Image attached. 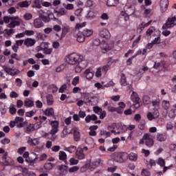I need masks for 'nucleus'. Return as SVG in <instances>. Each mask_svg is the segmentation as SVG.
Segmentation results:
<instances>
[{
	"label": "nucleus",
	"instance_id": "1",
	"mask_svg": "<svg viewBox=\"0 0 176 176\" xmlns=\"http://www.w3.org/2000/svg\"><path fill=\"white\" fill-rule=\"evenodd\" d=\"M67 61L70 65H76V64H80L83 61V56L76 53L70 54Z\"/></svg>",
	"mask_w": 176,
	"mask_h": 176
},
{
	"label": "nucleus",
	"instance_id": "2",
	"mask_svg": "<svg viewBox=\"0 0 176 176\" xmlns=\"http://www.w3.org/2000/svg\"><path fill=\"white\" fill-rule=\"evenodd\" d=\"M139 144L140 145H142L143 144H145L146 146H148V148H151V146H153L155 144V142L153 141V139L152 138V136L149 133H145L142 138L140 140Z\"/></svg>",
	"mask_w": 176,
	"mask_h": 176
},
{
	"label": "nucleus",
	"instance_id": "3",
	"mask_svg": "<svg viewBox=\"0 0 176 176\" xmlns=\"http://www.w3.org/2000/svg\"><path fill=\"white\" fill-rule=\"evenodd\" d=\"M176 25V18L172 17L168 18L166 23L163 25L162 28L164 30H167V28H171L172 27H174V25Z\"/></svg>",
	"mask_w": 176,
	"mask_h": 176
},
{
	"label": "nucleus",
	"instance_id": "4",
	"mask_svg": "<svg viewBox=\"0 0 176 176\" xmlns=\"http://www.w3.org/2000/svg\"><path fill=\"white\" fill-rule=\"evenodd\" d=\"M128 158L129 154H127V153H122L117 155V157L115 158V160L118 163H123V162H126Z\"/></svg>",
	"mask_w": 176,
	"mask_h": 176
},
{
	"label": "nucleus",
	"instance_id": "5",
	"mask_svg": "<svg viewBox=\"0 0 176 176\" xmlns=\"http://www.w3.org/2000/svg\"><path fill=\"white\" fill-rule=\"evenodd\" d=\"M58 121H52L51 122V126L52 130L50 132V134H56L58 132Z\"/></svg>",
	"mask_w": 176,
	"mask_h": 176
},
{
	"label": "nucleus",
	"instance_id": "6",
	"mask_svg": "<svg viewBox=\"0 0 176 176\" xmlns=\"http://www.w3.org/2000/svg\"><path fill=\"white\" fill-rule=\"evenodd\" d=\"M15 124L16 127H19V129H20L21 127H24L25 124H28V122H24V118L21 117H16Z\"/></svg>",
	"mask_w": 176,
	"mask_h": 176
},
{
	"label": "nucleus",
	"instance_id": "7",
	"mask_svg": "<svg viewBox=\"0 0 176 176\" xmlns=\"http://www.w3.org/2000/svg\"><path fill=\"white\" fill-rule=\"evenodd\" d=\"M35 43H36V40L32 38H25L24 41V45L27 46V47H31L34 46Z\"/></svg>",
	"mask_w": 176,
	"mask_h": 176
},
{
	"label": "nucleus",
	"instance_id": "8",
	"mask_svg": "<svg viewBox=\"0 0 176 176\" xmlns=\"http://www.w3.org/2000/svg\"><path fill=\"white\" fill-rule=\"evenodd\" d=\"M1 158L3 163H5L6 166H9V164H10L12 162V158L8 156V152L4 153Z\"/></svg>",
	"mask_w": 176,
	"mask_h": 176
},
{
	"label": "nucleus",
	"instance_id": "9",
	"mask_svg": "<svg viewBox=\"0 0 176 176\" xmlns=\"http://www.w3.org/2000/svg\"><path fill=\"white\" fill-rule=\"evenodd\" d=\"M100 36L101 38H105V39H109L111 38V33L107 29H103L100 32Z\"/></svg>",
	"mask_w": 176,
	"mask_h": 176
},
{
	"label": "nucleus",
	"instance_id": "10",
	"mask_svg": "<svg viewBox=\"0 0 176 176\" xmlns=\"http://www.w3.org/2000/svg\"><path fill=\"white\" fill-rule=\"evenodd\" d=\"M131 100L133 101V102H135V105H137V104H140V96H138V94L135 91H133L132 94L131 96Z\"/></svg>",
	"mask_w": 176,
	"mask_h": 176
},
{
	"label": "nucleus",
	"instance_id": "11",
	"mask_svg": "<svg viewBox=\"0 0 176 176\" xmlns=\"http://www.w3.org/2000/svg\"><path fill=\"white\" fill-rule=\"evenodd\" d=\"M21 23H23V19H18V21H12L10 23L7 25V27L8 28H14L16 25L19 26L20 25V24H21Z\"/></svg>",
	"mask_w": 176,
	"mask_h": 176
},
{
	"label": "nucleus",
	"instance_id": "12",
	"mask_svg": "<svg viewBox=\"0 0 176 176\" xmlns=\"http://www.w3.org/2000/svg\"><path fill=\"white\" fill-rule=\"evenodd\" d=\"M120 83L122 86H128L129 89L131 87V84L127 82V80L126 79V75H124V74H121Z\"/></svg>",
	"mask_w": 176,
	"mask_h": 176
},
{
	"label": "nucleus",
	"instance_id": "13",
	"mask_svg": "<svg viewBox=\"0 0 176 176\" xmlns=\"http://www.w3.org/2000/svg\"><path fill=\"white\" fill-rule=\"evenodd\" d=\"M33 25L34 28H42L43 27L44 24L42 21V19L37 18L34 20Z\"/></svg>",
	"mask_w": 176,
	"mask_h": 176
},
{
	"label": "nucleus",
	"instance_id": "14",
	"mask_svg": "<svg viewBox=\"0 0 176 176\" xmlns=\"http://www.w3.org/2000/svg\"><path fill=\"white\" fill-rule=\"evenodd\" d=\"M76 156L78 157L80 160H83L85 157V153H83V149L81 148H78L76 152Z\"/></svg>",
	"mask_w": 176,
	"mask_h": 176
},
{
	"label": "nucleus",
	"instance_id": "15",
	"mask_svg": "<svg viewBox=\"0 0 176 176\" xmlns=\"http://www.w3.org/2000/svg\"><path fill=\"white\" fill-rule=\"evenodd\" d=\"M160 8L162 12H166L168 8V0H161Z\"/></svg>",
	"mask_w": 176,
	"mask_h": 176
},
{
	"label": "nucleus",
	"instance_id": "16",
	"mask_svg": "<svg viewBox=\"0 0 176 176\" xmlns=\"http://www.w3.org/2000/svg\"><path fill=\"white\" fill-rule=\"evenodd\" d=\"M85 33L82 32H78L76 34V39L78 41V42H80V43H82V42H85Z\"/></svg>",
	"mask_w": 176,
	"mask_h": 176
},
{
	"label": "nucleus",
	"instance_id": "17",
	"mask_svg": "<svg viewBox=\"0 0 176 176\" xmlns=\"http://www.w3.org/2000/svg\"><path fill=\"white\" fill-rule=\"evenodd\" d=\"M59 160H62L63 162H65V164H68V162H67V153L64 151H60L58 155Z\"/></svg>",
	"mask_w": 176,
	"mask_h": 176
},
{
	"label": "nucleus",
	"instance_id": "18",
	"mask_svg": "<svg viewBox=\"0 0 176 176\" xmlns=\"http://www.w3.org/2000/svg\"><path fill=\"white\" fill-rule=\"evenodd\" d=\"M29 145L31 146H35V145H39V139L38 138H34L31 139L30 138L29 140L28 141Z\"/></svg>",
	"mask_w": 176,
	"mask_h": 176
},
{
	"label": "nucleus",
	"instance_id": "19",
	"mask_svg": "<svg viewBox=\"0 0 176 176\" xmlns=\"http://www.w3.org/2000/svg\"><path fill=\"white\" fill-rule=\"evenodd\" d=\"M24 107L26 108H31V107H34V100L27 98L24 101Z\"/></svg>",
	"mask_w": 176,
	"mask_h": 176
},
{
	"label": "nucleus",
	"instance_id": "20",
	"mask_svg": "<svg viewBox=\"0 0 176 176\" xmlns=\"http://www.w3.org/2000/svg\"><path fill=\"white\" fill-rule=\"evenodd\" d=\"M97 119H98V118L97 117V116L94 114L88 115L85 118V121L87 123H90L91 120L94 121V120H97Z\"/></svg>",
	"mask_w": 176,
	"mask_h": 176
},
{
	"label": "nucleus",
	"instance_id": "21",
	"mask_svg": "<svg viewBox=\"0 0 176 176\" xmlns=\"http://www.w3.org/2000/svg\"><path fill=\"white\" fill-rule=\"evenodd\" d=\"M157 141H159L160 142H164V141H166L167 140V136L164 134L158 133L156 136Z\"/></svg>",
	"mask_w": 176,
	"mask_h": 176
},
{
	"label": "nucleus",
	"instance_id": "22",
	"mask_svg": "<svg viewBox=\"0 0 176 176\" xmlns=\"http://www.w3.org/2000/svg\"><path fill=\"white\" fill-rule=\"evenodd\" d=\"M107 110L109 112H117V113H122V109H118V107L109 106L107 107Z\"/></svg>",
	"mask_w": 176,
	"mask_h": 176
},
{
	"label": "nucleus",
	"instance_id": "23",
	"mask_svg": "<svg viewBox=\"0 0 176 176\" xmlns=\"http://www.w3.org/2000/svg\"><path fill=\"white\" fill-rule=\"evenodd\" d=\"M44 113L45 116H54V109L53 108L47 109Z\"/></svg>",
	"mask_w": 176,
	"mask_h": 176
},
{
	"label": "nucleus",
	"instance_id": "24",
	"mask_svg": "<svg viewBox=\"0 0 176 176\" xmlns=\"http://www.w3.org/2000/svg\"><path fill=\"white\" fill-rule=\"evenodd\" d=\"M58 170L64 174V173H67V171H68V167L66 165L61 164L58 166Z\"/></svg>",
	"mask_w": 176,
	"mask_h": 176
},
{
	"label": "nucleus",
	"instance_id": "25",
	"mask_svg": "<svg viewBox=\"0 0 176 176\" xmlns=\"http://www.w3.org/2000/svg\"><path fill=\"white\" fill-rule=\"evenodd\" d=\"M85 74H86V78L88 80L93 79V76H94V73L91 72L89 69L85 70Z\"/></svg>",
	"mask_w": 176,
	"mask_h": 176
},
{
	"label": "nucleus",
	"instance_id": "26",
	"mask_svg": "<svg viewBox=\"0 0 176 176\" xmlns=\"http://www.w3.org/2000/svg\"><path fill=\"white\" fill-rule=\"evenodd\" d=\"M98 166H100V162L94 161L91 162V164H90L89 169L91 170V171H93L94 168H97Z\"/></svg>",
	"mask_w": 176,
	"mask_h": 176
},
{
	"label": "nucleus",
	"instance_id": "27",
	"mask_svg": "<svg viewBox=\"0 0 176 176\" xmlns=\"http://www.w3.org/2000/svg\"><path fill=\"white\" fill-rule=\"evenodd\" d=\"M119 3V0H107V6H116Z\"/></svg>",
	"mask_w": 176,
	"mask_h": 176
},
{
	"label": "nucleus",
	"instance_id": "28",
	"mask_svg": "<svg viewBox=\"0 0 176 176\" xmlns=\"http://www.w3.org/2000/svg\"><path fill=\"white\" fill-rule=\"evenodd\" d=\"M53 167H54V164H52L50 162L45 163L44 165V168L47 171H50V170H53Z\"/></svg>",
	"mask_w": 176,
	"mask_h": 176
},
{
	"label": "nucleus",
	"instance_id": "29",
	"mask_svg": "<svg viewBox=\"0 0 176 176\" xmlns=\"http://www.w3.org/2000/svg\"><path fill=\"white\" fill-rule=\"evenodd\" d=\"M128 157L129 160H131L132 162H135L138 157V155L136 153H131L129 155H128Z\"/></svg>",
	"mask_w": 176,
	"mask_h": 176
},
{
	"label": "nucleus",
	"instance_id": "30",
	"mask_svg": "<svg viewBox=\"0 0 176 176\" xmlns=\"http://www.w3.org/2000/svg\"><path fill=\"white\" fill-rule=\"evenodd\" d=\"M33 8H37V9H41L42 8V0H34Z\"/></svg>",
	"mask_w": 176,
	"mask_h": 176
},
{
	"label": "nucleus",
	"instance_id": "31",
	"mask_svg": "<svg viewBox=\"0 0 176 176\" xmlns=\"http://www.w3.org/2000/svg\"><path fill=\"white\" fill-rule=\"evenodd\" d=\"M80 138V133L78 130L75 129L74 131V141L78 142Z\"/></svg>",
	"mask_w": 176,
	"mask_h": 176
},
{
	"label": "nucleus",
	"instance_id": "32",
	"mask_svg": "<svg viewBox=\"0 0 176 176\" xmlns=\"http://www.w3.org/2000/svg\"><path fill=\"white\" fill-rule=\"evenodd\" d=\"M170 101L168 100H163L162 101V108L164 109L166 111L170 108Z\"/></svg>",
	"mask_w": 176,
	"mask_h": 176
},
{
	"label": "nucleus",
	"instance_id": "33",
	"mask_svg": "<svg viewBox=\"0 0 176 176\" xmlns=\"http://www.w3.org/2000/svg\"><path fill=\"white\" fill-rule=\"evenodd\" d=\"M112 65V61H109L107 64L102 67V71L107 72L111 69V66Z\"/></svg>",
	"mask_w": 176,
	"mask_h": 176
},
{
	"label": "nucleus",
	"instance_id": "34",
	"mask_svg": "<svg viewBox=\"0 0 176 176\" xmlns=\"http://www.w3.org/2000/svg\"><path fill=\"white\" fill-rule=\"evenodd\" d=\"M90 168V164L87 163L80 168L81 173H86Z\"/></svg>",
	"mask_w": 176,
	"mask_h": 176
},
{
	"label": "nucleus",
	"instance_id": "35",
	"mask_svg": "<svg viewBox=\"0 0 176 176\" xmlns=\"http://www.w3.org/2000/svg\"><path fill=\"white\" fill-rule=\"evenodd\" d=\"M32 131H34V126L30 124L27 126L25 132L27 133V134H30V133H32Z\"/></svg>",
	"mask_w": 176,
	"mask_h": 176
},
{
	"label": "nucleus",
	"instance_id": "36",
	"mask_svg": "<svg viewBox=\"0 0 176 176\" xmlns=\"http://www.w3.org/2000/svg\"><path fill=\"white\" fill-rule=\"evenodd\" d=\"M69 164L70 166H75L79 163V160L75 159V158H70L69 160Z\"/></svg>",
	"mask_w": 176,
	"mask_h": 176
},
{
	"label": "nucleus",
	"instance_id": "37",
	"mask_svg": "<svg viewBox=\"0 0 176 176\" xmlns=\"http://www.w3.org/2000/svg\"><path fill=\"white\" fill-rule=\"evenodd\" d=\"M38 13H39V17L41 19H42V20H43V21H46V20H47V16L43 14V13H45V12H43V10H40L38 11Z\"/></svg>",
	"mask_w": 176,
	"mask_h": 176
},
{
	"label": "nucleus",
	"instance_id": "38",
	"mask_svg": "<svg viewBox=\"0 0 176 176\" xmlns=\"http://www.w3.org/2000/svg\"><path fill=\"white\" fill-rule=\"evenodd\" d=\"M143 102L146 105H148V104H149V102H151V98H149L148 96H144L143 97Z\"/></svg>",
	"mask_w": 176,
	"mask_h": 176
},
{
	"label": "nucleus",
	"instance_id": "39",
	"mask_svg": "<svg viewBox=\"0 0 176 176\" xmlns=\"http://www.w3.org/2000/svg\"><path fill=\"white\" fill-rule=\"evenodd\" d=\"M30 3L27 1L19 3L20 8H28Z\"/></svg>",
	"mask_w": 176,
	"mask_h": 176
},
{
	"label": "nucleus",
	"instance_id": "40",
	"mask_svg": "<svg viewBox=\"0 0 176 176\" xmlns=\"http://www.w3.org/2000/svg\"><path fill=\"white\" fill-rule=\"evenodd\" d=\"M47 102L48 105H53V96L52 95H49L47 98Z\"/></svg>",
	"mask_w": 176,
	"mask_h": 176
},
{
	"label": "nucleus",
	"instance_id": "41",
	"mask_svg": "<svg viewBox=\"0 0 176 176\" xmlns=\"http://www.w3.org/2000/svg\"><path fill=\"white\" fill-rule=\"evenodd\" d=\"M175 116H176V110H174V109L170 110L169 113H168L169 118L173 119V118H175Z\"/></svg>",
	"mask_w": 176,
	"mask_h": 176
},
{
	"label": "nucleus",
	"instance_id": "42",
	"mask_svg": "<svg viewBox=\"0 0 176 176\" xmlns=\"http://www.w3.org/2000/svg\"><path fill=\"white\" fill-rule=\"evenodd\" d=\"M155 31V27L152 26L149 28L147 31L146 32V35L151 36L152 35V33Z\"/></svg>",
	"mask_w": 176,
	"mask_h": 176
},
{
	"label": "nucleus",
	"instance_id": "43",
	"mask_svg": "<svg viewBox=\"0 0 176 176\" xmlns=\"http://www.w3.org/2000/svg\"><path fill=\"white\" fill-rule=\"evenodd\" d=\"M152 23V21H150L149 22H148L147 23H142L140 25V29L141 31H142L144 30V28H145V27H148V25H149L151 23Z\"/></svg>",
	"mask_w": 176,
	"mask_h": 176
},
{
	"label": "nucleus",
	"instance_id": "44",
	"mask_svg": "<svg viewBox=\"0 0 176 176\" xmlns=\"http://www.w3.org/2000/svg\"><path fill=\"white\" fill-rule=\"evenodd\" d=\"M3 71H4V72H6L7 74V75H10V72H11V71H12V68H10V67H7V66H3Z\"/></svg>",
	"mask_w": 176,
	"mask_h": 176
},
{
	"label": "nucleus",
	"instance_id": "45",
	"mask_svg": "<svg viewBox=\"0 0 176 176\" xmlns=\"http://www.w3.org/2000/svg\"><path fill=\"white\" fill-rule=\"evenodd\" d=\"M17 74H20V70L17 69H11L10 75L11 76H14V75H17Z\"/></svg>",
	"mask_w": 176,
	"mask_h": 176
},
{
	"label": "nucleus",
	"instance_id": "46",
	"mask_svg": "<svg viewBox=\"0 0 176 176\" xmlns=\"http://www.w3.org/2000/svg\"><path fill=\"white\" fill-rule=\"evenodd\" d=\"M160 113H159L158 109H154L153 112V116H154V119H157L159 118Z\"/></svg>",
	"mask_w": 176,
	"mask_h": 176
},
{
	"label": "nucleus",
	"instance_id": "47",
	"mask_svg": "<svg viewBox=\"0 0 176 176\" xmlns=\"http://www.w3.org/2000/svg\"><path fill=\"white\" fill-rule=\"evenodd\" d=\"M83 33L85 34V36H91L93 34V31L85 30L83 31Z\"/></svg>",
	"mask_w": 176,
	"mask_h": 176
},
{
	"label": "nucleus",
	"instance_id": "48",
	"mask_svg": "<svg viewBox=\"0 0 176 176\" xmlns=\"http://www.w3.org/2000/svg\"><path fill=\"white\" fill-rule=\"evenodd\" d=\"M23 19L25 20H32V15L30 13H26L23 15Z\"/></svg>",
	"mask_w": 176,
	"mask_h": 176
},
{
	"label": "nucleus",
	"instance_id": "49",
	"mask_svg": "<svg viewBox=\"0 0 176 176\" xmlns=\"http://www.w3.org/2000/svg\"><path fill=\"white\" fill-rule=\"evenodd\" d=\"M82 69H83V67L80 66V64H77L76 67H75L76 72H82Z\"/></svg>",
	"mask_w": 176,
	"mask_h": 176
},
{
	"label": "nucleus",
	"instance_id": "50",
	"mask_svg": "<svg viewBox=\"0 0 176 176\" xmlns=\"http://www.w3.org/2000/svg\"><path fill=\"white\" fill-rule=\"evenodd\" d=\"M162 42V40L160 39V36H158L157 38H155L152 43H153V45H159V43H160Z\"/></svg>",
	"mask_w": 176,
	"mask_h": 176
},
{
	"label": "nucleus",
	"instance_id": "51",
	"mask_svg": "<svg viewBox=\"0 0 176 176\" xmlns=\"http://www.w3.org/2000/svg\"><path fill=\"white\" fill-rule=\"evenodd\" d=\"M68 31H69V29H68V28L65 27L62 29V36H65V35H67V34L68 33Z\"/></svg>",
	"mask_w": 176,
	"mask_h": 176
},
{
	"label": "nucleus",
	"instance_id": "52",
	"mask_svg": "<svg viewBox=\"0 0 176 176\" xmlns=\"http://www.w3.org/2000/svg\"><path fill=\"white\" fill-rule=\"evenodd\" d=\"M93 110L95 112V113H98V115H100V113L102 111V109L101 108L98 107H94L93 108Z\"/></svg>",
	"mask_w": 176,
	"mask_h": 176
},
{
	"label": "nucleus",
	"instance_id": "53",
	"mask_svg": "<svg viewBox=\"0 0 176 176\" xmlns=\"http://www.w3.org/2000/svg\"><path fill=\"white\" fill-rule=\"evenodd\" d=\"M16 111H17L16 109V108H14V105L11 104L10 107V112L12 115H14V113H16Z\"/></svg>",
	"mask_w": 176,
	"mask_h": 176
},
{
	"label": "nucleus",
	"instance_id": "54",
	"mask_svg": "<svg viewBox=\"0 0 176 176\" xmlns=\"http://www.w3.org/2000/svg\"><path fill=\"white\" fill-rule=\"evenodd\" d=\"M40 45H41V48H43V50H45V49L49 47V43H45L43 42L40 44Z\"/></svg>",
	"mask_w": 176,
	"mask_h": 176
},
{
	"label": "nucleus",
	"instance_id": "55",
	"mask_svg": "<svg viewBox=\"0 0 176 176\" xmlns=\"http://www.w3.org/2000/svg\"><path fill=\"white\" fill-rule=\"evenodd\" d=\"M142 176H151V173L148 170L143 169L142 171Z\"/></svg>",
	"mask_w": 176,
	"mask_h": 176
},
{
	"label": "nucleus",
	"instance_id": "56",
	"mask_svg": "<svg viewBox=\"0 0 176 176\" xmlns=\"http://www.w3.org/2000/svg\"><path fill=\"white\" fill-rule=\"evenodd\" d=\"M79 166H73L69 169V171L70 173H76V171H78Z\"/></svg>",
	"mask_w": 176,
	"mask_h": 176
},
{
	"label": "nucleus",
	"instance_id": "57",
	"mask_svg": "<svg viewBox=\"0 0 176 176\" xmlns=\"http://www.w3.org/2000/svg\"><path fill=\"white\" fill-rule=\"evenodd\" d=\"M10 98H17L19 97V94L16 91H12L10 94Z\"/></svg>",
	"mask_w": 176,
	"mask_h": 176
},
{
	"label": "nucleus",
	"instance_id": "58",
	"mask_svg": "<svg viewBox=\"0 0 176 176\" xmlns=\"http://www.w3.org/2000/svg\"><path fill=\"white\" fill-rule=\"evenodd\" d=\"M140 41H141V35H140L137 39L134 40L132 47H135V46H137V43H138V42H140Z\"/></svg>",
	"mask_w": 176,
	"mask_h": 176
},
{
	"label": "nucleus",
	"instance_id": "59",
	"mask_svg": "<svg viewBox=\"0 0 176 176\" xmlns=\"http://www.w3.org/2000/svg\"><path fill=\"white\" fill-rule=\"evenodd\" d=\"M63 69H65V66H64V65H60L56 68V72H63Z\"/></svg>",
	"mask_w": 176,
	"mask_h": 176
},
{
	"label": "nucleus",
	"instance_id": "60",
	"mask_svg": "<svg viewBox=\"0 0 176 176\" xmlns=\"http://www.w3.org/2000/svg\"><path fill=\"white\" fill-rule=\"evenodd\" d=\"M100 135H106V137H111V132L107 131H101Z\"/></svg>",
	"mask_w": 176,
	"mask_h": 176
},
{
	"label": "nucleus",
	"instance_id": "61",
	"mask_svg": "<svg viewBox=\"0 0 176 176\" xmlns=\"http://www.w3.org/2000/svg\"><path fill=\"white\" fill-rule=\"evenodd\" d=\"M67 90V84L63 85L59 89V93H64Z\"/></svg>",
	"mask_w": 176,
	"mask_h": 176
},
{
	"label": "nucleus",
	"instance_id": "62",
	"mask_svg": "<svg viewBox=\"0 0 176 176\" xmlns=\"http://www.w3.org/2000/svg\"><path fill=\"white\" fill-rule=\"evenodd\" d=\"M18 170H20V171H22V173H28V168L23 167L22 166H18Z\"/></svg>",
	"mask_w": 176,
	"mask_h": 176
},
{
	"label": "nucleus",
	"instance_id": "63",
	"mask_svg": "<svg viewBox=\"0 0 176 176\" xmlns=\"http://www.w3.org/2000/svg\"><path fill=\"white\" fill-rule=\"evenodd\" d=\"M158 164H160L161 167H164V165L166 164V162H164V160H163V158H159Z\"/></svg>",
	"mask_w": 176,
	"mask_h": 176
},
{
	"label": "nucleus",
	"instance_id": "64",
	"mask_svg": "<svg viewBox=\"0 0 176 176\" xmlns=\"http://www.w3.org/2000/svg\"><path fill=\"white\" fill-rule=\"evenodd\" d=\"M53 52V49L52 48H47L44 50V54H52Z\"/></svg>",
	"mask_w": 176,
	"mask_h": 176
}]
</instances>
